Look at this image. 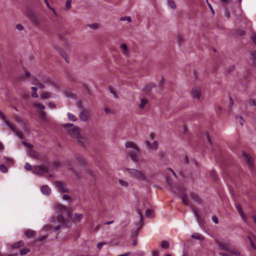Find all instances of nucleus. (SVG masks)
Here are the masks:
<instances>
[{"instance_id": "obj_1", "label": "nucleus", "mask_w": 256, "mask_h": 256, "mask_svg": "<svg viewBox=\"0 0 256 256\" xmlns=\"http://www.w3.org/2000/svg\"><path fill=\"white\" fill-rule=\"evenodd\" d=\"M64 127L72 138L75 139L80 144H82L83 138L80 135L78 126H74L73 124L68 123L64 124Z\"/></svg>"}, {"instance_id": "obj_2", "label": "nucleus", "mask_w": 256, "mask_h": 256, "mask_svg": "<svg viewBox=\"0 0 256 256\" xmlns=\"http://www.w3.org/2000/svg\"><path fill=\"white\" fill-rule=\"evenodd\" d=\"M126 170L130 176L134 179L140 181L148 180L146 176L142 170L130 168H126Z\"/></svg>"}, {"instance_id": "obj_3", "label": "nucleus", "mask_w": 256, "mask_h": 256, "mask_svg": "<svg viewBox=\"0 0 256 256\" xmlns=\"http://www.w3.org/2000/svg\"><path fill=\"white\" fill-rule=\"evenodd\" d=\"M48 166L46 165L36 166L33 167L32 172L36 175L42 176L48 172Z\"/></svg>"}, {"instance_id": "obj_4", "label": "nucleus", "mask_w": 256, "mask_h": 256, "mask_svg": "<svg viewBox=\"0 0 256 256\" xmlns=\"http://www.w3.org/2000/svg\"><path fill=\"white\" fill-rule=\"evenodd\" d=\"M55 208L56 210L60 211L62 213L66 212L68 216L72 218V211L70 208H67L66 206L62 204H57L55 206Z\"/></svg>"}, {"instance_id": "obj_5", "label": "nucleus", "mask_w": 256, "mask_h": 256, "mask_svg": "<svg viewBox=\"0 0 256 256\" xmlns=\"http://www.w3.org/2000/svg\"><path fill=\"white\" fill-rule=\"evenodd\" d=\"M128 154L130 157L134 162H138V156L140 154L138 148L134 150H128L127 151Z\"/></svg>"}, {"instance_id": "obj_6", "label": "nucleus", "mask_w": 256, "mask_h": 256, "mask_svg": "<svg viewBox=\"0 0 256 256\" xmlns=\"http://www.w3.org/2000/svg\"><path fill=\"white\" fill-rule=\"evenodd\" d=\"M55 184L60 192L66 193L70 192L69 189L67 188L66 184L64 182L60 181H56L55 182Z\"/></svg>"}, {"instance_id": "obj_7", "label": "nucleus", "mask_w": 256, "mask_h": 256, "mask_svg": "<svg viewBox=\"0 0 256 256\" xmlns=\"http://www.w3.org/2000/svg\"><path fill=\"white\" fill-rule=\"evenodd\" d=\"M192 96L196 99L200 100L201 96V89L200 87L194 86L191 90Z\"/></svg>"}, {"instance_id": "obj_8", "label": "nucleus", "mask_w": 256, "mask_h": 256, "mask_svg": "<svg viewBox=\"0 0 256 256\" xmlns=\"http://www.w3.org/2000/svg\"><path fill=\"white\" fill-rule=\"evenodd\" d=\"M27 16L33 24H40V20L34 12H30L27 14Z\"/></svg>"}, {"instance_id": "obj_9", "label": "nucleus", "mask_w": 256, "mask_h": 256, "mask_svg": "<svg viewBox=\"0 0 256 256\" xmlns=\"http://www.w3.org/2000/svg\"><path fill=\"white\" fill-rule=\"evenodd\" d=\"M216 244L222 250H226L232 254V252L236 250H232L230 246L226 243H222L217 241Z\"/></svg>"}, {"instance_id": "obj_10", "label": "nucleus", "mask_w": 256, "mask_h": 256, "mask_svg": "<svg viewBox=\"0 0 256 256\" xmlns=\"http://www.w3.org/2000/svg\"><path fill=\"white\" fill-rule=\"evenodd\" d=\"M243 156L249 167L252 169L254 166V162L252 157L244 152H243Z\"/></svg>"}, {"instance_id": "obj_11", "label": "nucleus", "mask_w": 256, "mask_h": 256, "mask_svg": "<svg viewBox=\"0 0 256 256\" xmlns=\"http://www.w3.org/2000/svg\"><path fill=\"white\" fill-rule=\"evenodd\" d=\"M89 112L84 109H82L80 113V118L82 122H86L88 120Z\"/></svg>"}, {"instance_id": "obj_12", "label": "nucleus", "mask_w": 256, "mask_h": 256, "mask_svg": "<svg viewBox=\"0 0 256 256\" xmlns=\"http://www.w3.org/2000/svg\"><path fill=\"white\" fill-rule=\"evenodd\" d=\"M24 245V243L23 240H19L17 242L14 243L10 246V249H18Z\"/></svg>"}, {"instance_id": "obj_13", "label": "nucleus", "mask_w": 256, "mask_h": 256, "mask_svg": "<svg viewBox=\"0 0 256 256\" xmlns=\"http://www.w3.org/2000/svg\"><path fill=\"white\" fill-rule=\"evenodd\" d=\"M146 144L148 148H150L154 150H156L158 149V142L157 141L154 140L152 143H150L148 141H146Z\"/></svg>"}, {"instance_id": "obj_14", "label": "nucleus", "mask_w": 256, "mask_h": 256, "mask_svg": "<svg viewBox=\"0 0 256 256\" xmlns=\"http://www.w3.org/2000/svg\"><path fill=\"white\" fill-rule=\"evenodd\" d=\"M42 192L46 196H49L51 193V190L47 185H44L41 187Z\"/></svg>"}, {"instance_id": "obj_15", "label": "nucleus", "mask_w": 256, "mask_h": 256, "mask_svg": "<svg viewBox=\"0 0 256 256\" xmlns=\"http://www.w3.org/2000/svg\"><path fill=\"white\" fill-rule=\"evenodd\" d=\"M126 147L130 148V150H134L138 148L136 144L134 142H126Z\"/></svg>"}, {"instance_id": "obj_16", "label": "nucleus", "mask_w": 256, "mask_h": 256, "mask_svg": "<svg viewBox=\"0 0 256 256\" xmlns=\"http://www.w3.org/2000/svg\"><path fill=\"white\" fill-rule=\"evenodd\" d=\"M122 52L125 56H128V46L126 44H122L120 46Z\"/></svg>"}, {"instance_id": "obj_17", "label": "nucleus", "mask_w": 256, "mask_h": 256, "mask_svg": "<svg viewBox=\"0 0 256 256\" xmlns=\"http://www.w3.org/2000/svg\"><path fill=\"white\" fill-rule=\"evenodd\" d=\"M148 100L146 98H142L140 99V103L138 105L140 109H144L146 105L148 104Z\"/></svg>"}, {"instance_id": "obj_18", "label": "nucleus", "mask_w": 256, "mask_h": 256, "mask_svg": "<svg viewBox=\"0 0 256 256\" xmlns=\"http://www.w3.org/2000/svg\"><path fill=\"white\" fill-rule=\"evenodd\" d=\"M236 208L237 210L238 211L240 216L242 218V220H245L244 214L242 208L240 206V205L238 204H236Z\"/></svg>"}, {"instance_id": "obj_19", "label": "nucleus", "mask_w": 256, "mask_h": 256, "mask_svg": "<svg viewBox=\"0 0 256 256\" xmlns=\"http://www.w3.org/2000/svg\"><path fill=\"white\" fill-rule=\"evenodd\" d=\"M190 196L192 200L196 203L200 204L201 202L200 198L195 194H191Z\"/></svg>"}, {"instance_id": "obj_20", "label": "nucleus", "mask_w": 256, "mask_h": 256, "mask_svg": "<svg viewBox=\"0 0 256 256\" xmlns=\"http://www.w3.org/2000/svg\"><path fill=\"white\" fill-rule=\"evenodd\" d=\"M28 153L29 156L30 157H32L34 158H38V156H39L38 153L37 152H36L32 149L28 151Z\"/></svg>"}, {"instance_id": "obj_21", "label": "nucleus", "mask_w": 256, "mask_h": 256, "mask_svg": "<svg viewBox=\"0 0 256 256\" xmlns=\"http://www.w3.org/2000/svg\"><path fill=\"white\" fill-rule=\"evenodd\" d=\"M25 236L28 238H32L36 234V232L32 230H27L24 232Z\"/></svg>"}, {"instance_id": "obj_22", "label": "nucleus", "mask_w": 256, "mask_h": 256, "mask_svg": "<svg viewBox=\"0 0 256 256\" xmlns=\"http://www.w3.org/2000/svg\"><path fill=\"white\" fill-rule=\"evenodd\" d=\"M83 217V214H82L75 213L74 214V217L73 218V220L74 222H80Z\"/></svg>"}, {"instance_id": "obj_23", "label": "nucleus", "mask_w": 256, "mask_h": 256, "mask_svg": "<svg viewBox=\"0 0 256 256\" xmlns=\"http://www.w3.org/2000/svg\"><path fill=\"white\" fill-rule=\"evenodd\" d=\"M136 225L137 226V228L132 233V237H134L137 236V234H138V233L139 232L140 228V226H142V225H140V224H136Z\"/></svg>"}, {"instance_id": "obj_24", "label": "nucleus", "mask_w": 256, "mask_h": 256, "mask_svg": "<svg viewBox=\"0 0 256 256\" xmlns=\"http://www.w3.org/2000/svg\"><path fill=\"white\" fill-rule=\"evenodd\" d=\"M166 181L167 182L168 184L170 186V188L172 189H174V184H173V180L170 178L167 177L166 178Z\"/></svg>"}, {"instance_id": "obj_25", "label": "nucleus", "mask_w": 256, "mask_h": 256, "mask_svg": "<svg viewBox=\"0 0 256 256\" xmlns=\"http://www.w3.org/2000/svg\"><path fill=\"white\" fill-rule=\"evenodd\" d=\"M67 116L70 120L72 122H76L77 120L76 117L74 114L68 112V113Z\"/></svg>"}, {"instance_id": "obj_26", "label": "nucleus", "mask_w": 256, "mask_h": 256, "mask_svg": "<svg viewBox=\"0 0 256 256\" xmlns=\"http://www.w3.org/2000/svg\"><path fill=\"white\" fill-rule=\"evenodd\" d=\"M156 87V85L153 84H148L146 85L144 87V90L146 92H148L150 90H152L153 88Z\"/></svg>"}, {"instance_id": "obj_27", "label": "nucleus", "mask_w": 256, "mask_h": 256, "mask_svg": "<svg viewBox=\"0 0 256 256\" xmlns=\"http://www.w3.org/2000/svg\"><path fill=\"white\" fill-rule=\"evenodd\" d=\"M250 59L253 62L254 66L256 67V50L251 54Z\"/></svg>"}, {"instance_id": "obj_28", "label": "nucleus", "mask_w": 256, "mask_h": 256, "mask_svg": "<svg viewBox=\"0 0 256 256\" xmlns=\"http://www.w3.org/2000/svg\"><path fill=\"white\" fill-rule=\"evenodd\" d=\"M6 124L14 132H16V129L14 126L8 120H6Z\"/></svg>"}, {"instance_id": "obj_29", "label": "nucleus", "mask_w": 256, "mask_h": 256, "mask_svg": "<svg viewBox=\"0 0 256 256\" xmlns=\"http://www.w3.org/2000/svg\"><path fill=\"white\" fill-rule=\"evenodd\" d=\"M191 237L192 238H195V239H196V240H203L204 239V237L202 235V234H192L191 236Z\"/></svg>"}, {"instance_id": "obj_30", "label": "nucleus", "mask_w": 256, "mask_h": 256, "mask_svg": "<svg viewBox=\"0 0 256 256\" xmlns=\"http://www.w3.org/2000/svg\"><path fill=\"white\" fill-rule=\"evenodd\" d=\"M30 252V249L28 248H23V249H22L20 252V256H25L27 254H28L29 252Z\"/></svg>"}, {"instance_id": "obj_31", "label": "nucleus", "mask_w": 256, "mask_h": 256, "mask_svg": "<svg viewBox=\"0 0 256 256\" xmlns=\"http://www.w3.org/2000/svg\"><path fill=\"white\" fill-rule=\"evenodd\" d=\"M118 182L123 187L127 188L128 186V182L124 180L120 179L118 180Z\"/></svg>"}, {"instance_id": "obj_32", "label": "nucleus", "mask_w": 256, "mask_h": 256, "mask_svg": "<svg viewBox=\"0 0 256 256\" xmlns=\"http://www.w3.org/2000/svg\"><path fill=\"white\" fill-rule=\"evenodd\" d=\"M39 116H40V120L42 121H44L46 120V114L44 111L40 112V114H39Z\"/></svg>"}, {"instance_id": "obj_33", "label": "nucleus", "mask_w": 256, "mask_h": 256, "mask_svg": "<svg viewBox=\"0 0 256 256\" xmlns=\"http://www.w3.org/2000/svg\"><path fill=\"white\" fill-rule=\"evenodd\" d=\"M169 246H170V244H169L168 242L166 241V240L162 241V244H161V246L162 248L167 249L169 248Z\"/></svg>"}, {"instance_id": "obj_34", "label": "nucleus", "mask_w": 256, "mask_h": 256, "mask_svg": "<svg viewBox=\"0 0 256 256\" xmlns=\"http://www.w3.org/2000/svg\"><path fill=\"white\" fill-rule=\"evenodd\" d=\"M0 171L2 173H6L8 171V169L4 164L0 165Z\"/></svg>"}, {"instance_id": "obj_35", "label": "nucleus", "mask_w": 256, "mask_h": 256, "mask_svg": "<svg viewBox=\"0 0 256 256\" xmlns=\"http://www.w3.org/2000/svg\"><path fill=\"white\" fill-rule=\"evenodd\" d=\"M182 202L184 204H185L186 206L188 205V196L186 194L183 195V196L182 197Z\"/></svg>"}, {"instance_id": "obj_36", "label": "nucleus", "mask_w": 256, "mask_h": 256, "mask_svg": "<svg viewBox=\"0 0 256 256\" xmlns=\"http://www.w3.org/2000/svg\"><path fill=\"white\" fill-rule=\"evenodd\" d=\"M72 0H66L65 4V10H68L71 8Z\"/></svg>"}, {"instance_id": "obj_37", "label": "nucleus", "mask_w": 256, "mask_h": 256, "mask_svg": "<svg viewBox=\"0 0 256 256\" xmlns=\"http://www.w3.org/2000/svg\"><path fill=\"white\" fill-rule=\"evenodd\" d=\"M62 199L65 200H68L70 203L72 202V198L67 194H64L62 196Z\"/></svg>"}, {"instance_id": "obj_38", "label": "nucleus", "mask_w": 256, "mask_h": 256, "mask_svg": "<svg viewBox=\"0 0 256 256\" xmlns=\"http://www.w3.org/2000/svg\"><path fill=\"white\" fill-rule=\"evenodd\" d=\"M137 212L140 216V222L138 224H140V225H142L143 216H142V212L140 211V209H138Z\"/></svg>"}, {"instance_id": "obj_39", "label": "nucleus", "mask_w": 256, "mask_h": 256, "mask_svg": "<svg viewBox=\"0 0 256 256\" xmlns=\"http://www.w3.org/2000/svg\"><path fill=\"white\" fill-rule=\"evenodd\" d=\"M104 112H105L106 114H114V110H110V109L108 108V107H105L104 108Z\"/></svg>"}, {"instance_id": "obj_40", "label": "nucleus", "mask_w": 256, "mask_h": 256, "mask_svg": "<svg viewBox=\"0 0 256 256\" xmlns=\"http://www.w3.org/2000/svg\"><path fill=\"white\" fill-rule=\"evenodd\" d=\"M42 97L44 99H47L49 98L50 95L49 94L48 92H43L40 94Z\"/></svg>"}, {"instance_id": "obj_41", "label": "nucleus", "mask_w": 256, "mask_h": 256, "mask_svg": "<svg viewBox=\"0 0 256 256\" xmlns=\"http://www.w3.org/2000/svg\"><path fill=\"white\" fill-rule=\"evenodd\" d=\"M34 106L35 107H36V108H40L42 110L45 109V106L43 104H42L41 103L35 102L34 104Z\"/></svg>"}, {"instance_id": "obj_42", "label": "nucleus", "mask_w": 256, "mask_h": 256, "mask_svg": "<svg viewBox=\"0 0 256 256\" xmlns=\"http://www.w3.org/2000/svg\"><path fill=\"white\" fill-rule=\"evenodd\" d=\"M192 212H193L195 217L198 220L200 218V215H199L198 210L194 208H192Z\"/></svg>"}, {"instance_id": "obj_43", "label": "nucleus", "mask_w": 256, "mask_h": 256, "mask_svg": "<svg viewBox=\"0 0 256 256\" xmlns=\"http://www.w3.org/2000/svg\"><path fill=\"white\" fill-rule=\"evenodd\" d=\"M109 90L110 91V92L113 95V96H114V98H118V95L116 94L114 92V90L113 89V88H112V87H110L109 88Z\"/></svg>"}, {"instance_id": "obj_44", "label": "nucleus", "mask_w": 256, "mask_h": 256, "mask_svg": "<svg viewBox=\"0 0 256 256\" xmlns=\"http://www.w3.org/2000/svg\"><path fill=\"white\" fill-rule=\"evenodd\" d=\"M22 144L26 147L30 148L31 150L34 148V146L32 144L30 143H27L25 141H22Z\"/></svg>"}, {"instance_id": "obj_45", "label": "nucleus", "mask_w": 256, "mask_h": 256, "mask_svg": "<svg viewBox=\"0 0 256 256\" xmlns=\"http://www.w3.org/2000/svg\"><path fill=\"white\" fill-rule=\"evenodd\" d=\"M168 5L169 6L172 8L173 9H175L176 8V4H174V1H172V0H168Z\"/></svg>"}, {"instance_id": "obj_46", "label": "nucleus", "mask_w": 256, "mask_h": 256, "mask_svg": "<svg viewBox=\"0 0 256 256\" xmlns=\"http://www.w3.org/2000/svg\"><path fill=\"white\" fill-rule=\"evenodd\" d=\"M62 56L63 58L66 60V62H68V55L64 53V52H62L60 54Z\"/></svg>"}, {"instance_id": "obj_47", "label": "nucleus", "mask_w": 256, "mask_h": 256, "mask_svg": "<svg viewBox=\"0 0 256 256\" xmlns=\"http://www.w3.org/2000/svg\"><path fill=\"white\" fill-rule=\"evenodd\" d=\"M224 14L228 19H229L230 18V12L229 11V10L228 8L225 9Z\"/></svg>"}, {"instance_id": "obj_48", "label": "nucleus", "mask_w": 256, "mask_h": 256, "mask_svg": "<svg viewBox=\"0 0 256 256\" xmlns=\"http://www.w3.org/2000/svg\"><path fill=\"white\" fill-rule=\"evenodd\" d=\"M32 84L38 86V88L42 89L44 88L45 87L44 84L38 83V81H36V82H33Z\"/></svg>"}, {"instance_id": "obj_49", "label": "nucleus", "mask_w": 256, "mask_h": 256, "mask_svg": "<svg viewBox=\"0 0 256 256\" xmlns=\"http://www.w3.org/2000/svg\"><path fill=\"white\" fill-rule=\"evenodd\" d=\"M120 20L122 21L128 20L129 22H132V18L130 16L122 17L120 18Z\"/></svg>"}, {"instance_id": "obj_50", "label": "nucleus", "mask_w": 256, "mask_h": 256, "mask_svg": "<svg viewBox=\"0 0 256 256\" xmlns=\"http://www.w3.org/2000/svg\"><path fill=\"white\" fill-rule=\"evenodd\" d=\"M152 214V210L151 209H147L146 212V216L147 217H150Z\"/></svg>"}, {"instance_id": "obj_51", "label": "nucleus", "mask_w": 256, "mask_h": 256, "mask_svg": "<svg viewBox=\"0 0 256 256\" xmlns=\"http://www.w3.org/2000/svg\"><path fill=\"white\" fill-rule=\"evenodd\" d=\"M4 159L6 160V162L10 163V164H12L14 161L12 158H8L6 156H4Z\"/></svg>"}, {"instance_id": "obj_52", "label": "nucleus", "mask_w": 256, "mask_h": 256, "mask_svg": "<svg viewBox=\"0 0 256 256\" xmlns=\"http://www.w3.org/2000/svg\"><path fill=\"white\" fill-rule=\"evenodd\" d=\"M14 132L15 133L16 135L18 136L20 138L22 139L24 138V135L22 132L16 130V132Z\"/></svg>"}, {"instance_id": "obj_53", "label": "nucleus", "mask_w": 256, "mask_h": 256, "mask_svg": "<svg viewBox=\"0 0 256 256\" xmlns=\"http://www.w3.org/2000/svg\"><path fill=\"white\" fill-rule=\"evenodd\" d=\"M88 26L92 29H97L98 26L96 24H89Z\"/></svg>"}, {"instance_id": "obj_54", "label": "nucleus", "mask_w": 256, "mask_h": 256, "mask_svg": "<svg viewBox=\"0 0 256 256\" xmlns=\"http://www.w3.org/2000/svg\"><path fill=\"white\" fill-rule=\"evenodd\" d=\"M248 103L250 105H252L256 106V98L250 100L248 101Z\"/></svg>"}, {"instance_id": "obj_55", "label": "nucleus", "mask_w": 256, "mask_h": 256, "mask_svg": "<svg viewBox=\"0 0 256 256\" xmlns=\"http://www.w3.org/2000/svg\"><path fill=\"white\" fill-rule=\"evenodd\" d=\"M24 168L27 170H30L32 169V166L28 162H26L24 166Z\"/></svg>"}, {"instance_id": "obj_56", "label": "nucleus", "mask_w": 256, "mask_h": 256, "mask_svg": "<svg viewBox=\"0 0 256 256\" xmlns=\"http://www.w3.org/2000/svg\"><path fill=\"white\" fill-rule=\"evenodd\" d=\"M248 238L249 239V240L250 241V243L251 246L252 247V248H254V250H256V246L254 244V242H253L252 239L250 237V236H248Z\"/></svg>"}, {"instance_id": "obj_57", "label": "nucleus", "mask_w": 256, "mask_h": 256, "mask_svg": "<svg viewBox=\"0 0 256 256\" xmlns=\"http://www.w3.org/2000/svg\"><path fill=\"white\" fill-rule=\"evenodd\" d=\"M106 244V242H99V243H98V244H97V247H98V249H100V248H101L102 246H104V244Z\"/></svg>"}, {"instance_id": "obj_58", "label": "nucleus", "mask_w": 256, "mask_h": 256, "mask_svg": "<svg viewBox=\"0 0 256 256\" xmlns=\"http://www.w3.org/2000/svg\"><path fill=\"white\" fill-rule=\"evenodd\" d=\"M48 104L49 106L52 108H54L56 107V104L53 102H49Z\"/></svg>"}, {"instance_id": "obj_59", "label": "nucleus", "mask_w": 256, "mask_h": 256, "mask_svg": "<svg viewBox=\"0 0 256 256\" xmlns=\"http://www.w3.org/2000/svg\"><path fill=\"white\" fill-rule=\"evenodd\" d=\"M58 220L60 222H62L63 223H64L65 222V219L64 217L62 216V214H60L58 216Z\"/></svg>"}, {"instance_id": "obj_60", "label": "nucleus", "mask_w": 256, "mask_h": 256, "mask_svg": "<svg viewBox=\"0 0 256 256\" xmlns=\"http://www.w3.org/2000/svg\"><path fill=\"white\" fill-rule=\"evenodd\" d=\"M16 26L18 30H22L24 29L23 26L20 24H17Z\"/></svg>"}, {"instance_id": "obj_61", "label": "nucleus", "mask_w": 256, "mask_h": 256, "mask_svg": "<svg viewBox=\"0 0 256 256\" xmlns=\"http://www.w3.org/2000/svg\"><path fill=\"white\" fill-rule=\"evenodd\" d=\"M18 252L10 254H6L4 256H18Z\"/></svg>"}, {"instance_id": "obj_62", "label": "nucleus", "mask_w": 256, "mask_h": 256, "mask_svg": "<svg viewBox=\"0 0 256 256\" xmlns=\"http://www.w3.org/2000/svg\"><path fill=\"white\" fill-rule=\"evenodd\" d=\"M32 96L33 98H38V94L36 93V92H33L32 93Z\"/></svg>"}, {"instance_id": "obj_63", "label": "nucleus", "mask_w": 256, "mask_h": 256, "mask_svg": "<svg viewBox=\"0 0 256 256\" xmlns=\"http://www.w3.org/2000/svg\"><path fill=\"white\" fill-rule=\"evenodd\" d=\"M252 42L256 44V34H253L252 36Z\"/></svg>"}, {"instance_id": "obj_64", "label": "nucleus", "mask_w": 256, "mask_h": 256, "mask_svg": "<svg viewBox=\"0 0 256 256\" xmlns=\"http://www.w3.org/2000/svg\"><path fill=\"white\" fill-rule=\"evenodd\" d=\"M15 120L17 122H22V120L19 118V117H16L15 118Z\"/></svg>"}]
</instances>
